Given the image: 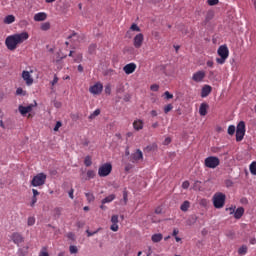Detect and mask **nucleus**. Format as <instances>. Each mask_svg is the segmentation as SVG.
Segmentation results:
<instances>
[{"label":"nucleus","instance_id":"f257e3e1","mask_svg":"<svg viewBox=\"0 0 256 256\" xmlns=\"http://www.w3.org/2000/svg\"><path fill=\"white\" fill-rule=\"evenodd\" d=\"M29 39L28 32H21L7 36L5 40V45L9 51H15L19 45L25 43Z\"/></svg>","mask_w":256,"mask_h":256},{"label":"nucleus","instance_id":"f03ea898","mask_svg":"<svg viewBox=\"0 0 256 256\" xmlns=\"http://www.w3.org/2000/svg\"><path fill=\"white\" fill-rule=\"evenodd\" d=\"M217 53L220 58H216V62L218 65L225 64V61L229 58V48H227V45H222L218 48Z\"/></svg>","mask_w":256,"mask_h":256},{"label":"nucleus","instance_id":"7ed1b4c3","mask_svg":"<svg viewBox=\"0 0 256 256\" xmlns=\"http://www.w3.org/2000/svg\"><path fill=\"white\" fill-rule=\"evenodd\" d=\"M47 182V174L41 172L35 175L32 180L30 181V185L32 187H43Z\"/></svg>","mask_w":256,"mask_h":256},{"label":"nucleus","instance_id":"20e7f679","mask_svg":"<svg viewBox=\"0 0 256 256\" xmlns=\"http://www.w3.org/2000/svg\"><path fill=\"white\" fill-rule=\"evenodd\" d=\"M225 194L218 192L213 196V205L215 209H223L225 207Z\"/></svg>","mask_w":256,"mask_h":256},{"label":"nucleus","instance_id":"39448f33","mask_svg":"<svg viewBox=\"0 0 256 256\" xmlns=\"http://www.w3.org/2000/svg\"><path fill=\"white\" fill-rule=\"evenodd\" d=\"M221 165V160L217 156H209L204 160V166L208 169H217Z\"/></svg>","mask_w":256,"mask_h":256},{"label":"nucleus","instance_id":"423d86ee","mask_svg":"<svg viewBox=\"0 0 256 256\" xmlns=\"http://www.w3.org/2000/svg\"><path fill=\"white\" fill-rule=\"evenodd\" d=\"M112 171H113V165H111V163H105L99 167L98 175L99 177H108V175H111Z\"/></svg>","mask_w":256,"mask_h":256},{"label":"nucleus","instance_id":"0eeeda50","mask_svg":"<svg viewBox=\"0 0 256 256\" xmlns=\"http://www.w3.org/2000/svg\"><path fill=\"white\" fill-rule=\"evenodd\" d=\"M31 73H33V70L27 71V70H23L21 77L23 79V81L25 82V84L28 87H31V85H33L34 83V79H33V75H31Z\"/></svg>","mask_w":256,"mask_h":256},{"label":"nucleus","instance_id":"6e6552de","mask_svg":"<svg viewBox=\"0 0 256 256\" xmlns=\"http://www.w3.org/2000/svg\"><path fill=\"white\" fill-rule=\"evenodd\" d=\"M205 77H207V73L204 70L196 71L192 75V81H194V83H203Z\"/></svg>","mask_w":256,"mask_h":256},{"label":"nucleus","instance_id":"1a4fd4ad","mask_svg":"<svg viewBox=\"0 0 256 256\" xmlns=\"http://www.w3.org/2000/svg\"><path fill=\"white\" fill-rule=\"evenodd\" d=\"M143 41H145V36L143 33H138L134 38H133V46L135 49H141L143 47Z\"/></svg>","mask_w":256,"mask_h":256},{"label":"nucleus","instance_id":"9d476101","mask_svg":"<svg viewBox=\"0 0 256 256\" xmlns=\"http://www.w3.org/2000/svg\"><path fill=\"white\" fill-rule=\"evenodd\" d=\"M33 107H37V102H35L34 104H30L28 106L20 105L18 107V111L20 112L21 115H23V117H25L27 113H31L33 111Z\"/></svg>","mask_w":256,"mask_h":256},{"label":"nucleus","instance_id":"9b49d317","mask_svg":"<svg viewBox=\"0 0 256 256\" xmlns=\"http://www.w3.org/2000/svg\"><path fill=\"white\" fill-rule=\"evenodd\" d=\"M89 92L92 95H101V93L103 92V84L101 82H97L93 86H90Z\"/></svg>","mask_w":256,"mask_h":256},{"label":"nucleus","instance_id":"f8f14e48","mask_svg":"<svg viewBox=\"0 0 256 256\" xmlns=\"http://www.w3.org/2000/svg\"><path fill=\"white\" fill-rule=\"evenodd\" d=\"M10 239L13 241L15 245H19L20 243H23L25 241V238H23V235L19 232H14L10 236Z\"/></svg>","mask_w":256,"mask_h":256},{"label":"nucleus","instance_id":"ddd939ff","mask_svg":"<svg viewBox=\"0 0 256 256\" xmlns=\"http://www.w3.org/2000/svg\"><path fill=\"white\" fill-rule=\"evenodd\" d=\"M137 69V64L135 63H129V64H126L124 67H123V71L126 75H131L132 73H135Z\"/></svg>","mask_w":256,"mask_h":256},{"label":"nucleus","instance_id":"4468645a","mask_svg":"<svg viewBox=\"0 0 256 256\" xmlns=\"http://www.w3.org/2000/svg\"><path fill=\"white\" fill-rule=\"evenodd\" d=\"M131 161L132 163H139V161H143V152L137 149L136 152L131 155Z\"/></svg>","mask_w":256,"mask_h":256},{"label":"nucleus","instance_id":"2eb2a0df","mask_svg":"<svg viewBox=\"0 0 256 256\" xmlns=\"http://www.w3.org/2000/svg\"><path fill=\"white\" fill-rule=\"evenodd\" d=\"M34 21L41 22V21H47V13L45 12H38L33 17Z\"/></svg>","mask_w":256,"mask_h":256},{"label":"nucleus","instance_id":"dca6fc26","mask_svg":"<svg viewBox=\"0 0 256 256\" xmlns=\"http://www.w3.org/2000/svg\"><path fill=\"white\" fill-rule=\"evenodd\" d=\"M211 91H213V88L209 85H204L202 87V91H201V97L205 98V97H209V95L211 94Z\"/></svg>","mask_w":256,"mask_h":256},{"label":"nucleus","instance_id":"f3484780","mask_svg":"<svg viewBox=\"0 0 256 256\" xmlns=\"http://www.w3.org/2000/svg\"><path fill=\"white\" fill-rule=\"evenodd\" d=\"M243 215H245V208H243V207H238L234 211V219H241V217H243Z\"/></svg>","mask_w":256,"mask_h":256},{"label":"nucleus","instance_id":"a211bd4d","mask_svg":"<svg viewBox=\"0 0 256 256\" xmlns=\"http://www.w3.org/2000/svg\"><path fill=\"white\" fill-rule=\"evenodd\" d=\"M209 109V104L202 103L199 108V113L202 117H205L207 115V110Z\"/></svg>","mask_w":256,"mask_h":256},{"label":"nucleus","instance_id":"6ab92c4d","mask_svg":"<svg viewBox=\"0 0 256 256\" xmlns=\"http://www.w3.org/2000/svg\"><path fill=\"white\" fill-rule=\"evenodd\" d=\"M131 31H136V33H141V28L138 27L137 24H132L130 27V30L127 31L126 35L127 37L131 38Z\"/></svg>","mask_w":256,"mask_h":256},{"label":"nucleus","instance_id":"aec40b11","mask_svg":"<svg viewBox=\"0 0 256 256\" xmlns=\"http://www.w3.org/2000/svg\"><path fill=\"white\" fill-rule=\"evenodd\" d=\"M243 137H245V129H237L236 130V141H243Z\"/></svg>","mask_w":256,"mask_h":256},{"label":"nucleus","instance_id":"412c9836","mask_svg":"<svg viewBox=\"0 0 256 256\" xmlns=\"http://www.w3.org/2000/svg\"><path fill=\"white\" fill-rule=\"evenodd\" d=\"M153 243H160V241H163V234L158 233V234H153L151 237Z\"/></svg>","mask_w":256,"mask_h":256},{"label":"nucleus","instance_id":"4be33fe9","mask_svg":"<svg viewBox=\"0 0 256 256\" xmlns=\"http://www.w3.org/2000/svg\"><path fill=\"white\" fill-rule=\"evenodd\" d=\"M112 201H115V194H111L104 199H102L101 203L102 205H105L106 203H111Z\"/></svg>","mask_w":256,"mask_h":256},{"label":"nucleus","instance_id":"5701e85b","mask_svg":"<svg viewBox=\"0 0 256 256\" xmlns=\"http://www.w3.org/2000/svg\"><path fill=\"white\" fill-rule=\"evenodd\" d=\"M189 207H191V202L186 200L182 203V205L180 206V209H181V211H183L185 213V212L189 211Z\"/></svg>","mask_w":256,"mask_h":256},{"label":"nucleus","instance_id":"b1692460","mask_svg":"<svg viewBox=\"0 0 256 256\" xmlns=\"http://www.w3.org/2000/svg\"><path fill=\"white\" fill-rule=\"evenodd\" d=\"M5 25H11V23H15V17L13 15H8L4 18Z\"/></svg>","mask_w":256,"mask_h":256},{"label":"nucleus","instance_id":"393cba45","mask_svg":"<svg viewBox=\"0 0 256 256\" xmlns=\"http://www.w3.org/2000/svg\"><path fill=\"white\" fill-rule=\"evenodd\" d=\"M134 129H143V120L138 119L133 122Z\"/></svg>","mask_w":256,"mask_h":256},{"label":"nucleus","instance_id":"a878e982","mask_svg":"<svg viewBox=\"0 0 256 256\" xmlns=\"http://www.w3.org/2000/svg\"><path fill=\"white\" fill-rule=\"evenodd\" d=\"M95 170H88L86 172V181H89L90 179H95Z\"/></svg>","mask_w":256,"mask_h":256},{"label":"nucleus","instance_id":"bb28decb","mask_svg":"<svg viewBox=\"0 0 256 256\" xmlns=\"http://www.w3.org/2000/svg\"><path fill=\"white\" fill-rule=\"evenodd\" d=\"M41 31H49L51 29V23L50 22H44L40 25Z\"/></svg>","mask_w":256,"mask_h":256},{"label":"nucleus","instance_id":"cd10ccee","mask_svg":"<svg viewBox=\"0 0 256 256\" xmlns=\"http://www.w3.org/2000/svg\"><path fill=\"white\" fill-rule=\"evenodd\" d=\"M84 165L86 167H91L93 165V160L91 158V156H86L84 159Z\"/></svg>","mask_w":256,"mask_h":256},{"label":"nucleus","instance_id":"c85d7f7f","mask_svg":"<svg viewBox=\"0 0 256 256\" xmlns=\"http://www.w3.org/2000/svg\"><path fill=\"white\" fill-rule=\"evenodd\" d=\"M99 115H101V109H96L90 114L89 119H96Z\"/></svg>","mask_w":256,"mask_h":256},{"label":"nucleus","instance_id":"c756f323","mask_svg":"<svg viewBox=\"0 0 256 256\" xmlns=\"http://www.w3.org/2000/svg\"><path fill=\"white\" fill-rule=\"evenodd\" d=\"M249 170H250L251 175H256V161H253L249 165Z\"/></svg>","mask_w":256,"mask_h":256},{"label":"nucleus","instance_id":"7c9ffc66","mask_svg":"<svg viewBox=\"0 0 256 256\" xmlns=\"http://www.w3.org/2000/svg\"><path fill=\"white\" fill-rule=\"evenodd\" d=\"M249 248L247 246L243 245L238 249V255H247V251Z\"/></svg>","mask_w":256,"mask_h":256},{"label":"nucleus","instance_id":"2f4dec72","mask_svg":"<svg viewBox=\"0 0 256 256\" xmlns=\"http://www.w3.org/2000/svg\"><path fill=\"white\" fill-rule=\"evenodd\" d=\"M85 197L88 203H93V201H95V195H93V193H85Z\"/></svg>","mask_w":256,"mask_h":256},{"label":"nucleus","instance_id":"473e14b6","mask_svg":"<svg viewBox=\"0 0 256 256\" xmlns=\"http://www.w3.org/2000/svg\"><path fill=\"white\" fill-rule=\"evenodd\" d=\"M16 95H22L23 97H25V95H27V91H25L23 88L19 87L16 90Z\"/></svg>","mask_w":256,"mask_h":256},{"label":"nucleus","instance_id":"72a5a7b5","mask_svg":"<svg viewBox=\"0 0 256 256\" xmlns=\"http://www.w3.org/2000/svg\"><path fill=\"white\" fill-rule=\"evenodd\" d=\"M129 193L126 191V190H124L123 191V201H124V205H127V202L129 201Z\"/></svg>","mask_w":256,"mask_h":256},{"label":"nucleus","instance_id":"f704fd0d","mask_svg":"<svg viewBox=\"0 0 256 256\" xmlns=\"http://www.w3.org/2000/svg\"><path fill=\"white\" fill-rule=\"evenodd\" d=\"M98 231H101V228H98L96 231H89L87 230L86 233H87V237H93V235H97Z\"/></svg>","mask_w":256,"mask_h":256},{"label":"nucleus","instance_id":"c9c22d12","mask_svg":"<svg viewBox=\"0 0 256 256\" xmlns=\"http://www.w3.org/2000/svg\"><path fill=\"white\" fill-rule=\"evenodd\" d=\"M157 149V144L149 145L145 148V151H155Z\"/></svg>","mask_w":256,"mask_h":256},{"label":"nucleus","instance_id":"e433bc0d","mask_svg":"<svg viewBox=\"0 0 256 256\" xmlns=\"http://www.w3.org/2000/svg\"><path fill=\"white\" fill-rule=\"evenodd\" d=\"M173 110V104H168L164 107V113H169Z\"/></svg>","mask_w":256,"mask_h":256},{"label":"nucleus","instance_id":"4c0bfd02","mask_svg":"<svg viewBox=\"0 0 256 256\" xmlns=\"http://www.w3.org/2000/svg\"><path fill=\"white\" fill-rule=\"evenodd\" d=\"M27 224L29 227H32V225H35V217H29Z\"/></svg>","mask_w":256,"mask_h":256},{"label":"nucleus","instance_id":"58836bf2","mask_svg":"<svg viewBox=\"0 0 256 256\" xmlns=\"http://www.w3.org/2000/svg\"><path fill=\"white\" fill-rule=\"evenodd\" d=\"M69 251L70 253L73 255L75 253H78L79 252V249H77V246H70L69 247Z\"/></svg>","mask_w":256,"mask_h":256},{"label":"nucleus","instance_id":"ea45409f","mask_svg":"<svg viewBox=\"0 0 256 256\" xmlns=\"http://www.w3.org/2000/svg\"><path fill=\"white\" fill-rule=\"evenodd\" d=\"M39 256H49V252H47V248L44 247L39 253Z\"/></svg>","mask_w":256,"mask_h":256},{"label":"nucleus","instance_id":"a19ab883","mask_svg":"<svg viewBox=\"0 0 256 256\" xmlns=\"http://www.w3.org/2000/svg\"><path fill=\"white\" fill-rule=\"evenodd\" d=\"M111 223L118 224L119 223V216L118 215H113L111 217Z\"/></svg>","mask_w":256,"mask_h":256},{"label":"nucleus","instance_id":"79ce46f5","mask_svg":"<svg viewBox=\"0 0 256 256\" xmlns=\"http://www.w3.org/2000/svg\"><path fill=\"white\" fill-rule=\"evenodd\" d=\"M235 209H237L235 206H231L229 208H226V211H229L230 215H234Z\"/></svg>","mask_w":256,"mask_h":256},{"label":"nucleus","instance_id":"37998d69","mask_svg":"<svg viewBox=\"0 0 256 256\" xmlns=\"http://www.w3.org/2000/svg\"><path fill=\"white\" fill-rule=\"evenodd\" d=\"M110 229H111V231L117 232V231H119V225L112 223Z\"/></svg>","mask_w":256,"mask_h":256},{"label":"nucleus","instance_id":"c03bdc74","mask_svg":"<svg viewBox=\"0 0 256 256\" xmlns=\"http://www.w3.org/2000/svg\"><path fill=\"white\" fill-rule=\"evenodd\" d=\"M83 60V55L78 54L77 57L74 58L75 63H81Z\"/></svg>","mask_w":256,"mask_h":256},{"label":"nucleus","instance_id":"a18cd8bd","mask_svg":"<svg viewBox=\"0 0 256 256\" xmlns=\"http://www.w3.org/2000/svg\"><path fill=\"white\" fill-rule=\"evenodd\" d=\"M208 5L213 6V5H218L219 0H207Z\"/></svg>","mask_w":256,"mask_h":256},{"label":"nucleus","instance_id":"49530a36","mask_svg":"<svg viewBox=\"0 0 256 256\" xmlns=\"http://www.w3.org/2000/svg\"><path fill=\"white\" fill-rule=\"evenodd\" d=\"M37 203V197L32 196L31 202H30V207H35V204Z\"/></svg>","mask_w":256,"mask_h":256},{"label":"nucleus","instance_id":"de8ad7c7","mask_svg":"<svg viewBox=\"0 0 256 256\" xmlns=\"http://www.w3.org/2000/svg\"><path fill=\"white\" fill-rule=\"evenodd\" d=\"M67 238L70 239V241H75V234L73 232H69L67 234Z\"/></svg>","mask_w":256,"mask_h":256},{"label":"nucleus","instance_id":"09e8293b","mask_svg":"<svg viewBox=\"0 0 256 256\" xmlns=\"http://www.w3.org/2000/svg\"><path fill=\"white\" fill-rule=\"evenodd\" d=\"M151 91L157 92L159 91V85L153 84L150 86Z\"/></svg>","mask_w":256,"mask_h":256},{"label":"nucleus","instance_id":"8fccbe9b","mask_svg":"<svg viewBox=\"0 0 256 256\" xmlns=\"http://www.w3.org/2000/svg\"><path fill=\"white\" fill-rule=\"evenodd\" d=\"M164 97H165V99H173V94H170L169 91H166V92L164 93Z\"/></svg>","mask_w":256,"mask_h":256},{"label":"nucleus","instance_id":"3c124183","mask_svg":"<svg viewBox=\"0 0 256 256\" xmlns=\"http://www.w3.org/2000/svg\"><path fill=\"white\" fill-rule=\"evenodd\" d=\"M105 93H106V95H111V85L105 86Z\"/></svg>","mask_w":256,"mask_h":256},{"label":"nucleus","instance_id":"603ef678","mask_svg":"<svg viewBox=\"0 0 256 256\" xmlns=\"http://www.w3.org/2000/svg\"><path fill=\"white\" fill-rule=\"evenodd\" d=\"M237 129H245V122L244 121H240L237 125Z\"/></svg>","mask_w":256,"mask_h":256},{"label":"nucleus","instance_id":"864d4df0","mask_svg":"<svg viewBox=\"0 0 256 256\" xmlns=\"http://www.w3.org/2000/svg\"><path fill=\"white\" fill-rule=\"evenodd\" d=\"M189 181H184L183 183H182V189H189Z\"/></svg>","mask_w":256,"mask_h":256},{"label":"nucleus","instance_id":"5fc2aeb1","mask_svg":"<svg viewBox=\"0 0 256 256\" xmlns=\"http://www.w3.org/2000/svg\"><path fill=\"white\" fill-rule=\"evenodd\" d=\"M194 188H195V189H201V181H196V182L194 183Z\"/></svg>","mask_w":256,"mask_h":256},{"label":"nucleus","instance_id":"6e6d98bb","mask_svg":"<svg viewBox=\"0 0 256 256\" xmlns=\"http://www.w3.org/2000/svg\"><path fill=\"white\" fill-rule=\"evenodd\" d=\"M200 205H201L202 207H207V199H202V200H200Z\"/></svg>","mask_w":256,"mask_h":256},{"label":"nucleus","instance_id":"4d7b16f0","mask_svg":"<svg viewBox=\"0 0 256 256\" xmlns=\"http://www.w3.org/2000/svg\"><path fill=\"white\" fill-rule=\"evenodd\" d=\"M177 235H179V229L174 228V230L172 232V237H177Z\"/></svg>","mask_w":256,"mask_h":256},{"label":"nucleus","instance_id":"13d9d810","mask_svg":"<svg viewBox=\"0 0 256 256\" xmlns=\"http://www.w3.org/2000/svg\"><path fill=\"white\" fill-rule=\"evenodd\" d=\"M62 126H63V124L61 123V121H58V122H56L54 129H61Z\"/></svg>","mask_w":256,"mask_h":256},{"label":"nucleus","instance_id":"bf43d9fd","mask_svg":"<svg viewBox=\"0 0 256 256\" xmlns=\"http://www.w3.org/2000/svg\"><path fill=\"white\" fill-rule=\"evenodd\" d=\"M57 83H59V78L57 77V75H55L52 81V85H57Z\"/></svg>","mask_w":256,"mask_h":256},{"label":"nucleus","instance_id":"052dcab7","mask_svg":"<svg viewBox=\"0 0 256 256\" xmlns=\"http://www.w3.org/2000/svg\"><path fill=\"white\" fill-rule=\"evenodd\" d=\"M237 133V130L235 129H228V135H235Z\"/></svg>","mask_w":256,"mask_h":256},{"label":"nucleus","instance_id":"680f3d73","mask_svg":"<svg viewBox=\"0 0 256 256\" xmlns=\"http://www.w3.org/2000/svg\"><path fill=\"white\" fill-rule=\"evenodd\" d=\"M206 65H207V67H213V65H214L213 60H208V61L206 62Z\"/></svg>","mask_w":256,"mask_h":256},{"label":"nucleus","instance_id":"e2e57ef3","mask_svg":"<svg viewBox=\"0 0 256 256\" xmlns=\"http://www.w3.org/2000/svg\"><path fill=\"white\" fill-rule=\"evenodd\" d=\"M33 196L32 197H37L39 195V191L37 189H32Z\"/></svg>","mask_w":256,"mask_h":256},{"label":"nucleus","instance_id":"0e129e2a","mask_svg":"<svg viewBox=\"0 0 256 256\" xmlns=\"http://www.w3.org/2000/svg\"><path fill=\"white\" fill-rule=\"evenodd\" d=\"M75 192V190L71 189L69 192H68V195L70 197V199H74V196H73V193Z\"/></svg>","mask_w":256,"mask_h":256},{"label":"nucleus","instance_id":"69168bd1","mask_svg":"<svg viewBox=\"0 0 256 256\" xmlns=\"http://www.w3.org/2000/svg\"><path fill=\"white\" fill-rule=\"evenodd\" d=\"M169 143H171V138H166L163 142L164 145H169Z\"/></svg>","mask_w":256,"mask_h":256},{"label":"nucleus","instance_id":"338daca9","mask_svg":"<svg viewBox=\"0 0 256 256\" xmlns=\"http://www.w3.org/2000/svg\"><path fill=\"white\" fill-rule=\"evenodd\" d=\"M131 100V96L129 95V94H126L125 96H124V101H130Z\"/></svg>","mask_w":256,"mask_h":256},{"label":"nucleus","instance_id":"774afa93","mask_svg":"<svg viewBox=\"0 0 256 256\" xmlns=\"http://www.w3.org/2000/svg\"><path fill=\"white\" fill-rule=\"evenodd\" d=\"M250 245H256V239L255 238L250 239Z\"/></svg>","mask_w":256,"mask_h":256}]
</instances>
